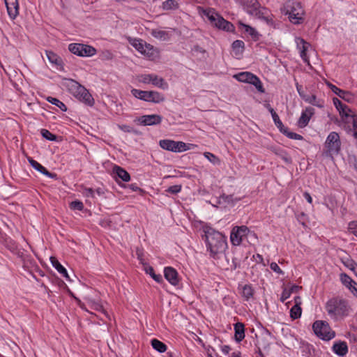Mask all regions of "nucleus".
Here are the masks:
<instances>
[{"label":"nucleus","mask_w":357,"mask_h":357,"mask_svg":"<svg viewBox=\"0 0 357 357\" xmlns=\"http://www.w3.org/2000/svg\"><path fill=\"white\" fill-rule=\"evenodd\" d=\"M206 242L207 250L210 252L211 257L214 259L219 258V255L225 252L227 246L225 236L213 229L206 233Z\"/></svg>","instance_id":"obj_1"},{"label":"nucleus","mask_w":357,"mask_h":357,"mask_svg":"<svg viewBox=\"0 0 357 357\" xmlns=\"http://www.w3.org/2000/svg\"><path fill=\"white\" fill-rule=\"evenodd\" d=\"M331 318L337 320L349 315L351 307L348 302L342 298H333L328 300L325 306Z\"/></svg>","instance_id":"obj_2"},{"label":"nucleus","mask_w":357,"mask_h":357,"mask_svg":"<svg viewBox=\"0 0 357 357\" xmlns=\"http://www.w3.org/2000/svg\"><path fill=\"white\" fill-rule=\"evenodd\" d=\"M281 13L288 15L289 21L294 24H301L304 22V10L301 3L294 0L286 1L280 8Z\"/></svg>","instance_id":"obj_3"},{"label":"nucleus","mask_w":357,"mask_h":357,"mask_svg":"<svg viewBox=\"0 0 357 357\" xmlns=\"http://www.w3.org/2000/svg\"><path fill=\"white\" fill-rule=\"evenodd\" d=\"M64 85L68 91L79 100L91 107L94 105V99L92 96L84 86L77 81L72 79H66Z\"/></svg>","instance_id":"obj_4"},{"label":"nucleus","mask_w":357,"mask_h":357,"mask_svg":"<svg viewBox=\"0 0 357 357\" xmlns=\"http://www.w3.org/2000/svg\"><path fill=\"white\" fill-rule=\"evenodd\" d=\"M312 329L317 337L325 341L331 340L335 336V332L326 321H315L312 324Z\"/></svg>","instance_id":"obj_5"},{"label":"nucleus","mask_w":357,"mask_h":357,"mask_svg":"<svg viewBox=\"0 0 357 357\" xmlns=\"http://www.w3.org/2000/svg\"><path fill=\"white\" fill-rule=\"evenodd\" d=\"M131 93L135 98L146 102L160 103L165 100L163 95L158 91H147L133 89H132Z\"/></svg>","instance_id":"obj_6"},{"label":"nucleus","mask_w":357,"mask_h":357,"mask_svg":"<svg viewBox=\"0 0 357 357\" xmlns=\"http://www.w3.org/2000/svg\"><path fill=\"white\" fill-rule=\"evenodd\" d=\"M68 50L79 56H92L97 53L95 47L82 43H70L68 45Z\"/></svg>","instance_id":"obj_7"},{"label":"nucleus","mask_w":357,"mask_h":357,"mask_svg":"<svg viewBox=\"0 0 357 357\" xmlns=\"http://www.w3.org/2000/svg\"><path fill=\"white\" fill-rule=\"evenodd\" d=\"M325 146L330 154H337L340 150L341 142L336 132H331L327 137Z\"/></svg>","instance_id":"obj_8"},{"label":"nucleus","mask_w":357,"mask_h":357,"mask_svg":"<svg viewBox=\"0 0 357 357\" xmlns=\"http://www.w3.org/2000/svg\"><path fill=\"white\" fill-rule=\"evenodd\" d=\"M159 144L165 150L172 152H183L189 149L187 144L183 142H176L171 139H162Z\"/></svg>","instance_id":"obj_9"},{"label":"nucleus","mask_w":357,"mask_h":357,"mask_svg":"<svg viewBox=\"0 0 357 357\" xmlns=\"http://www.w3.org/2000/svg\"><path fill=\"white\" fill-rule=\"evenodd\" d=\"M249 229L246 226L234 227L230 235V240L234 245H238L242 242V238L249 233Z\"/></svg>","instance_id":"obj_10"},{"label":"nucleus","mask_w":357,"mask_h":357,"mask_svg":"<svg viewBox=\"0 0 357 357\" xmlns=\"http://www.w3.org/2000/svg\"><path fill=\"white\" fill-rule=\"evenodd\" d=\"M254 16L264 20L269 26L274 25L273 15L271 13V11L265 7L261 6Z\"/></svg>","instance_id":"obj_11"},{"label":"nucleus","mask_w":357,"mask_h":357,"mask_svg":"<svg viewBox=\"0 0 357 357\" xmlns=\"http://www.w3.org/2000/svg\"><path fill=\"white\" fill-rule=\"evenodd\" d=\"M162 116L158 114L144 115L139 119L140 124L143 126H155L162 122Z\"/></svg>","instance_id":"obj_12"},{"label":"nucleus","mask_w":357,"mask_h":357,"mask_svg":"<svg viewBox=\"0 0 357 357\" xmlns=\"http://www.w3.org/2000/svg\"><path fill=\"white\" fill-rule=\"evenodd\" d=\"M314 114V109L308 107H306L301 113V115L298 121V126L300 128H305L307 126L311 117Z\"/></svg>","instance_id":"obj_13"},{"label":"nucleus","mask_w":357,"mask_h":357,"mask_svg":"<svg viewBox=\"0 0 357 357\" xmlns=\"http://www.w3.org/2000/svg\"><path fill=\"white\" fill-rule=\"evenodd\" d=\"M213 26L227 32H234L235 30L233 24L225 20L220 15L217 18V21Z\"/></svg>","instance_id":"obj_14"},{"label":"nucleus","mask_w":357,"mask_h":357,"mask_svg":"<svg viewBox=\"0 0 357 357\" xmlns=\"http://www.w3.org/2000/svg\"><path fill=\"white\" fill-rule=\"evenodd\" d=\"M9 17L14 20L19 14L18 0H4Z\"/></svg>","instance_id":"obj_15"},{"label":"nucleus","mask_w":357,"mask_h":357,"mask_svg":"<svg viewBox=\"0 0 357 357\" xmlns=\"http://www.w3.org/2000/svg\"><path fill=\"white\" fill-rule=\"evenodd\" d=\"M164 275L165 279L169 281V282L176 286L178 284V275L177 271L172 267L167 266L164 269Z\"/></svg>","instance_id":"obj_16"},{"label":"nucleus","mask_w":357,"mask_h":357,"mask_svg":"<svg viewBox=\"0 0 357 357\" xmlns=\"http://www.w3.org/2000/svg\"><path fill=\"white\" fill-rule=\"evenodd\" d=\"M296 43L297 47L300 50V55L302 59L305 62H309L308 57L307 56V51L310 46V43H307L304 39L300 37L296 38Z\"/></svg>","instance_id":"obj_17"},{"label":"nucleus","mask_w":357,"mask_h":357,"mask_svg":"<svg viewBox=\"0 0 357 357\" xmlns=\"http://www.w3.org/2000/svg\"><path fill=\"white\" fill-rule=\"evenodd\" d=\"M327 85L328 86V87L331 89V91L334 93H335L337 96H338L342 99H343L347 102H350L351 100H353L354 96L350 92L342 90V89H339L338 87H337L336 86H335L333 84L329 83V82L327 83Z\"/></svg>","instance_id":"obj_18"},{"label":"nucleus","mask_w":357,"mask_h":357,"mask_svg":"<svg viewBox=\"0 0 357 357\" xmlns=\"http://www.w3.org/2000/svg\"><path fill=\"white\" fill-rule=\"evenodd\" d=\"M112 173L116 180L120 178L123 181L128 182L130 179L129 173L126 169L119 166L115 165L113 167Z\"/></svg>","instance_id":"obj_19"},{"label":"nucleus","mask_w":357,"mask_h":357,"mask_svg":"<svg viewBox=\"0 0 357 357\" xmlns=\"http://www.w3.org/2000/svg\"><path fill=\"white\" fill-rule=\"evenodd\" d=\"M29 162L30 165L33 167V168L40 172L43 174L50 178H55L56 176V174L50 172L45 167H43L41 164H40L38 162L33 160V158H29Z\"/></svg>","instance_id":"obj_20"},{"label":"nucleus","mask_w":357,"mask_h":357,"mask_svg":"<svg viewBox=\"0 0 357 357\" xmlns=\"http://www.w3.org/2000/svg\"><path fill=\"white\" fill-rule=\"evenodd\" d=\"M261 7L260 3L257 0H246L244 3V9L245 11L251 15H255L258 8Z\"/></svg>","instance_id":"obj_21"},{"label":"nucleus","mask_w":357,"mask_h":357,"mask_svg":"<svg viewBox=\"0 0 357 357\" xmlns=\"http://www.w3.org/2000/svg\"><path fill=\"white\" fill-rule=\"evenodd\" d=\"M332 349L333 352L339 356H344L348 352V346L344 341L335 342Z\"/></svg>","instance_id":"obj_22"},{"label":"nucleus","mask_w":357,"mask_h":357,"mask_svg":"<svg viewBox=\"0 0 357 357\" xmlns=\"http://www.w3.org/2000/svg\"><path fill=\"white\" fill-rule=\"evenodd\" d=\"M202 13L208 20L212 26L214 25L217 18L220 16V14L215 9L211 8L206 9L202 8Z\"/></svg>","instance_id":"obj_23"},{"label":"nucleus","mask_w":357,"mask_h":357,"mask_svg":"<svg viewBox=\"0 0 357 357\" xmlns=\"http://www.w3.org/2000/svg\"><path fill=\"white\" fill-rule=\"evenodd\" d=\"M51 263L53 267L64 278H66L68 281H71L67 270L60 264V262L56 259V258L54 257H50Z\"/></svg>","instance_id":"obj_24"},{"label":"nucleus","mask_w":357,"mask_h":357,"mask_svg":"<svg viewBox=\"0 0 357 357\" xmlns=\"http://www.w3.org/2000/svg\"><path fill=\"white\" fill-rule=\"evenodd\" d=\"M142 53L143 55L146 56L151 60H154L158 57L159 51L157 48L154 47L151 44L147 43L146 46Z\"/></svg>","instance_id":"obj_25"},{"label":"nucleus","mask_w":357,"mask_h":357,"mask_svg":"<svg viewBox=\"0 0 357 357\" xmlns=\"http://www.w3.org/2000/svg\"><path fill=\"white\" fill-rule=\"evenodd\" d=\"M235 340L237 342H241L245 337V326L243 324L237 322L234 324Z\"/></svg>","instance_id":"obj_26"},{"label":"nucleus","mask_w":357,"mask_h":357,"mask_svg":"<svg viewBox=\"0 0 357 357\" xmlns=\"http://www.w3.org/2000/svg\"><path fill=\"white\" fill-rule=\"evenodd\" d=\"M247 83L254 85L256 89L261 93H264L265 90L259 78L255 75L250 72L249 77Z\"/></svg>","instance_id":"obj_27"},{"label":"nucleus","mask_w":357,"mask_h":357,"mask_svg":"<svg viewBox=\"0 0 357 357\" xmlns=\"http://www.w3.org/2000/svg\"><path fill=\"white\" fill-rule=\"evenodd\" d=\"M129 43L130 45L135 47L139 52H140L142 54L145 49V46H146L147 43L142 39H130Z\"/></svg>","instance_id":"obj_28"},{"label":"nucleus","mask_w":357,"mask_h":357,"mask_svg":"<svg viewBox=\"0 0 357 357\" xmlns=\"http://www.w3.org/2000/svg\"><path fill=\"white\" fill-rule=\"evenodd\" d=\"M232 50L236 56L242 55L244 49L245 43L243 40H236L233 42L231 45Z\"/></svg>","instance_id":"obj_29"},{"label":"nucleus","mask_w":357,"mask_h":357,"mask_svg":"<svg viewBox=\"0 0 357 357\" xmlns=\"http://www.w3.org/2000/svg\"><path fill=\"white\" fill-rule=\"evenodd\" d=\"M45 54L50 63L59 66H62V59L56 53L51 50H46Z\"/></svg>","instance_id":"obj_30"},{"label":"nucleus","mask_w":357,"mask_h":357,"mask_svg":"<svg viewBox=\"0 0 357 357\" xmlns=\"http://www.w3.org/2000/svg\"><path fill=\"white\" fill-rule=\"evenodd\" d=\"M161 8L163 10H175L179 8V3L176 0H166L162 2Z\"/></svg>","instance_id":"obj_31"},{"label":"nucleus","mask_w":357,"mask_h":357,"mask_svg":"<svg viewBox=\"0 0 357 357\" xmlns=\"http://www.w3.org/2000/svg\"><path fill=\"white\" fill-rule=\"evenodd\" d=\"M151 77V84L153 86L159 87L162 89H165L167 88L168 84L163 78L160 77L155 74H152Z\"/></svg>","instance_id":"obj_32"},{"label":"nucleus","mask_w":357,"mask_h":357,"mask_svg":"<svg viewBox=\"0 0 357 357\" xmlns=\"http://www.w3.org/2000/svg\"><path fill=\"white\" fill-rule=\"evenodd\" d=\"M241 294L245 301H249L254 295V289L251 284H245L242 287Z\"/></svg>","instance_id":"obj_33"},{"label":"nucleus","mask_w":357,"mask_h":357,"mask_svg":"<svg viewBox=\"0 0 357 357\" xmlns=\"http://www.w3.org/2000/svg\"><path fill=\"white\" fill-rule=\"evenodd\" d=\"M305 101L319 108H322L324 106V101L321 99H317L315 95H307L305 98Z\"/></svg>","instance_id":"obj_34"},{"label":"nucleus","mask_w":357,"mask_h":357,"mask_svg":"<svg viewBox=\"0 0 357 357\" xmlns=\"http://www.w3.org/2000/svg\"><path fill=\"white\" fill-rule=\"evenodd\" d=\"M240 25L243 27L245 32L248 33L254 40H259V34L255 28L243 23H240Z\"/></svg>","instance_id":"obj_35"},{"label":"nucleus","mask_w":357,"mask_h":357,"mask_svg":"<svg viewBox=\"0 0 357 357\" xmlns=\"http://www.w3.org/2000/svg\"><path fill=\"white\" fill-rule=\"evenodd\" d=\"M151 346L155 350L160 353H163L167 350V345L157 339H153L151 340Z\"/></svg>","instance_id":"obj_36"},{"label":"nucleus","mask_w":357,"mask_h":357,"mask_svg":"<svg viewBox=\"0 0 357 357\" xmlns=\"http://www.w3.org/2000/svg\"><path fill=\"white\" fill-rule=\"evenodd\" d=\"M145 271L147 274L150 275L151 277L157 282L160 283L162 282V277L160 274H155L154 269L152 266H148L145 268Z\"/></svg>","instance_id":"obj_37"},{"label":"nucleus","mask_w":357,"mask_h":357,"mask_svg":"<svg viewBox=\"0 0 357 357\" xmlns=\"http://www.w3.org/2000/svg\"><path fill=\"white\" fill-rule=\"evenodd\" d=\"M47 100L49 102L52 103V105L60 108L61 110L63 112H66L67 110V107L66 106V105L63 102H61V100H59V99H57L56 98L48 97L47 98Z\"/></svg>","instance_id":"obj_38"},{"label":"nucleus","mask_w":357,"mask_h":357,"mask_svg":"<svg viewBox=\"0 0 357 357\" xmlns=\"http://www.w3.org/2000/svg\"><path fill=\"white\" fill-rule=\"evenodd\" d=\"M302 309L298 303L295 304L290 310V317L292 319H296L301 315Z\"/></svg>","instance_id":"obj_39"},{"label":"nucleus","mask_w":357,"mask_h":357,"mask_svg":"<svg viewBox=\"0 0 357 357\" xmlns=\"http://www.w3.org/2000/svg\"><path fill=\"white\" fill-rule=\"evenodd\" d=\"M273 152L275 155L280 157L284 162L289 164L291 162V158L289 156L288 153L282 149H274Z\"/></svg>","instance_id":"obj_40"},{"label":"nucleus","mask_w":357,"mask_h":357,"mask_svg":"<svg viewBox=\"0 0 357 357\" xmlns=\"http://www.w3.org/2000/svg\"><path fill=\"white\" fill-rule=\"evenodd\" d=\"M340 280L342 283L349 289L354 284V281L346 273H342L340 275Z\"/></svg>","instance_id":"obj_41"},{"label":"nucleus","mask_w":357,"mask_h":357,"mask_svg":"<svg viewBox=\"0 0 357 357\" xmlns=\"http://www.w3.org/2000/svg\"><path fill=\"white\" fill-rule=\"evenodd\" d=\"M282 134L289 139H296V140H303V137L302 135L289 131L288 128L286 130H284V132Z\"/></svg>","instance_id":"obj_42"},{"label":"nucleus","mask_w":357,"mask_h":357,"mask_svg":"<svg viewBox=\"0 0 357 357\" xmlns=\"http://www.w3.org/2000/svg\"><path fill=\"white\" fill-rule=\"evenodd\" d=\"M42 136L49 141H56L57 136L50 132L48 130H41Z\"/></svg>","instance_id":"obj_43"},{"label":"nucleus","mask_w":357,"mask_h":357,"mask_svg":"<svg viewBox=\"0 0 357 357\" xmlns=\"http://www.w3.org/2000/svg\"><path fill=\"white\" fill-rule=\"evenodd\" d=\"M250 72H241L234 76L235 79L241 82H246L248 80Z\"/></svg>","instance_id":"obj_44"},{"label":"nucleus","mask_w":357,"mask_h":357,"mask_svg":"<svg viewBox=\"0 0 357 357\" xmlns=\"http://www.w3.org/2000/svg\"><path fill=\"white\" fill-rule=\"evenodd\" d=\"M273 120L274 121L275 126L279 129L280 132L283 133L284 130H286L287 128L283 125L282 122L280 119L279 116L278 115L274 116V117L273 118Z\"/></svg>","instance_id":"obj_45"},{"label":"nucleus","mask_w":357,"mask_h":357,"mask_svg":"<svg viewBox=\"0 0 357 357\" xmlns=\"http://www.w3.org/2000/svg\"><path fill=\"white\" fill-rule=\"evenodd\" d=\"M340 114L344 117H349L352 116V111L351 109L344 104V105L342 107V108L339 111Z\"/></svg>","instance_id":"obj_46"},{"label":"nucleus","mask_w":357,"mask_h":357,"mask_svg":"<svg viewBox=\"0 0 357 357\" xmlns=\"http://www.w3.org/2000/svg\"><path fill=\"white\" fill-rule=\"evenodd\" d=\"M204 156L213 164H219L220 160L219 158L215 156L214 154L210 153V152H205L204 153Z\"/></svg>","instance_id":"obj_47"},{"label":"nucleus","mask_w":357,"mask_h":357,"mask_svg":"<svg viewBox=\"0 0 357 357\" xmlns=\"http://www.w3.org/2000/svg\"><path fill=\"white\" fill-rule=\"evenodd\" d=\"M70 208L73 210L82 211L84 209V204L79 200H75L70 203Z\"/></svg>","instance_id":"obj_48"},{"label":"nucleus","mask_w":357,"mask_h":357,"mask_svg":"<svg viewBox=\"0 0 357 357\" xmlns=\"http://www.w3.org/2000/svg\"><path fill=\"white\" fill-rule=\"evenodd\" d=\"M348 229L349 232L357 236V221H352L349 223Z\"/></svg>","instance_id":"obj_49"},{"label":"nucleus","mask_w":357,"mask_h":357,"mask_svg":"<svg viewBox=\"0 0 357 357\" xmlns=\"http://www.w3.org/2000/svg\"><path fill=\"white\" fill-rule=\"evenodd\" d=\"M152 74H144L142 75L139 78V82L144 84H150L151 83V77Z\"/></svg>","instance_id":"obj_50"},{"label":"nucleus","mask_w":357,"mask_h":357,"mask_svg":"<svg viewBox=\"0 0 357 357\" xmlns=\"http://www.w3.org/2000/svg\"><path fill=\"white\" fill-rule=\"evenodd\" d=\"M151 35L155 38H162L167 35V33L164 31L153 29L151 31Z\"/></svg>","instance_id":"obj_51"},{"label":"nucleus","mask_w":357,"mask_h":357,"mask_svg":"<svg viewBox=\"0 0 357 357\" xmlns=\"http://www.w3.org/2000/svg\"><path fill=\"white\" fill-rule=\"evenodd\" d=\"M270 268L272 271H273L274 272L280 274V275H284V272L282 271V270L280 268V266L278 265L277 263L275 262H272L271 264H270Z\"/></svg>","instance_id":"obj_52"},{"label":"nucleus","mask_w":357,"mask_h":357,"mask_svg":"<svg viewBox=\"0 0 357 357\" xmlns=\"http://www.w3.org/2000/svg\"><path fill=\"white\" fill-rule=\"evenodd\" d=\"M181 190V186L178 185H172L167 189V192L172 194H176Z\"/></svg>","instance_id":"obj_53"},{"label":"nucleus","mask_w":357,"mask_h":357,"mask_svg":"<svg viewBox=\"0 0 357 357\" xmlns=\"http://www.w3.org/2000/svg\"><path fill=\"white\" fill-rule=\"evenodd\" d=\"M291 291L288 290L287 289H284L282 293L280 301L282 302H284L287 298H289L291 296Z\"/></svg>","instance_id":"obj_54"},{"label":"nucleus","mask_w":357,"mask_h":357,"mask_svg":"<svg viewBox=\"0 0 357 357\" xmlns=\"http://www.w3.org/2000/svg\"><path fill=\"white\" fill-rule=\"evenodd\" d=\"M296 87L297 91H298L299 96L302 98L303 100H305V98H306V96L307 95L305 94V93L303 90V86L301 84H299L298 82H296Z\"/></svg>","instance_id":"obj_55"},{"label":"nucleus","mask_w":357,"mask_h":357,"mask_svg":"<svg viewBox=\"0 0 357 357\" xmlns=\"http://www.w3.org/2000/svg\"><path fill=\"white\" fill-rule=\"evenodd\" d=\"M333 102L335 107L338 111H340L342 107L344 105V103H342L337 98H333Z\"/></svg>","instance_id":"obj_56"},{"label":"nucleus","mask_w":357,"mask_h":357,"mask_svg":"<svg viewBox=\"0 0 357 357\" xmlns=\"http://www.w3.org/2000/svg\"><path fill=\"white\" fill-rule=\"evenodd\" d=\"M91 307H92V309H93L95 310H97V311H100V312H105L102 305L101 304L98 303H96V302H93L92 303Z\"/></svg>","instance_id":"obj_57"},{"label":"nucleus","mask_w":357,"mask_h":357,"mask_svg":"<svg viewBox=\"0 0 357 357\" xmlns=\"http://www.w3.org/2000/svg\"><path fill=\"white\" fill-rule=\"evenodd\" d=\"M346 266L348 268H349L352 271H354V270H356V266H357V264L355 263L353 260H350L347 261Z\"/></svg>","instance_id":"obj_58"},{"label":"nucleus","mask_w":357,"mask_h":357,"mask_svg":"<svg viewBox=\"0 0 357 357\" xmlns=\"http://www.w3.org/2000/svg\"><path fill=\"white\" fill-rule=\"evenodd\" d=\"M128 188L134 192L141 190L140 188L137 185V183H131L128 185Z\"/></svg>","instance_id":"obj_59"},{"label":"nucleus","mask_w":357,"mask_h":357,"mask_svg":"<svg viewBox=\"0 0 357 357\" xmlns=\"http://www.w3.org/2000/svg\"><path fill=\"white\" fill-rule=\"evenodd\" d=\"M239 266V264L236 261V258L232 259V264L230 265L231 270H235Z\"/></svg>","instance_id":"obj_60"},{"label":"nucleus","mask_w":357,"mask_h":357,"mask_svg":"<svg viewBox=\"0 0 357 357\" xmlns=\"http://www.w3.org/2000/svg\"><path fill=\"white\" fill-rule=\"evenodd\" d=\"M350 291L357 297V283L355 282L351 287H349Z\"/></svg>","instance_id":"obj_61"},{"label":"nucleus","mask_w":357,"mask_h":357,"mask_svg":"<svg viewBox=\"0 0 357 357\" xmlns=\"http://www.w3.org/2000/svg\"><path fill=\"white\" fill-rule=\"evenodd\" d=\"M303 197L305 198V199L307 201L308 203L312 204V199L309 192H305L303 193Z\"/></svg>","instance_id":"obj_62"},{"label":"nucleus","mask_w":357,"mask_h":357,"mask_svg":"<svg viewBox=\"0 0 357 357\" xmlns=\"http://www.w3.org/2000/svg\"><path fill=\"white\" fill-rule=\"evenodd\" d=\"M231 350V347L229 345H224L222 347V351L225 354H228Z\"/></svg>","instance_id":"obj_63"},{"label":"nucleus","mask_w":357,"mask_h":357,"mask_svg":"<svg viewBox=\"0 0 357 357\" xmlns=\"http://www.w3.org/2000/svg\"><path fill=\"white\" fill-rule=\"evenodd\" d=\"M354 136L357 139V121L354 120Z\"/></svg>","instance_id":"obj_64"}]
</instances>
